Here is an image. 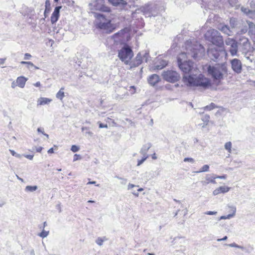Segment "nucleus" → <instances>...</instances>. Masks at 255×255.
<instances>
[{"label":"nucleus","mask_w":255,"mask_h":255,"mask_svg":"<svg viewBox=\"0 0 255 255\" xmlns=\"http://www.w3.org/2000/svg\"><path fill=\"white\" fill-rule=\"evenodd\" d=\"M182 81L188 87H200L203 89H208L212 85L210 79L206 78L202 74L196 75H184Z\"/></svg>","instance_id":"f257e3e1"},{"label":"nucleus","mask_w":255,"mask_h":255,"mask_svg":"<svg viewBox=\"0 0 255 255\" xmlns=\"http://www.w3.org/2000/svg\"><path fill=\"white\" fill-rule=\"evenodd\" d=\"M95 17L98 19L96 24V28L103 30L107 33H111L115 31L116 27L111 23V20L106 18L104 14L95 13Z\"/></svg>","instance_id":"f03ea898"},{"label":"nucleus","mask_w":255,"mask_h":255,"mask_svg":"<svg viewBox=\"0 0 255 255\" xmlns=\"http://www.w3.org/2000/svg\"><path fill=\"white\" fill-rule=\"evenodd\" d=\"M206 40L211 42L213 44L220 47L224 46V41L221 33L214 29H209L204 34Z\"/></svg>","instance_id":"7ed1b4c3"},{"label":"nucleus","mask_w":255,"mask_h":255,"mask_svg":"<svg viewBox=\"0 0 255 255\" xmlns=\"http://www.w3.org/2000/svg\"><path fill=\"white\" fill-rule=\"evenodd\" d=\"M122 45L123 46L118 51V57L126 65H128L133 56V52L131 47L127 43H125Z\"/></svg>","instance_id":"20e7f679"},{"label":"nucleus","mask_w":255,"mask_h":255,"mask_svg":"<svg viewBox=\"0 0 255 255\" xmlns=\"http://www.w3.org/2000/svg\"><path fill=\"white\" fill-rule=\"evenodd\" d=\"M205 48L200 44L191 45L187 47V53L195 60H198L203 56Z\"/></svg>","instance_id":"39448f33"},{"label":"nucleus","mask_w":255,"mask_h":255,"mask_svg":"<svg viewBox=\"0 0 255 255\" xmlns=\"http://www.w3.org/2000/svg\"><path fill=\"white\" fill-rule=\"evenodd\" d=\"M208 75L211 76L214 81H221L223 79L224 75L222 72H227L226 67L221 69L214 66L209 65L207 68Z\"/></svg>","instance_id":"423d86ee"},{"label":"nucleus","mask_w":255,"mask_h":255,"mask_svg":"<svg viewBox=\"0 0 255 255\" xmlns=\"http://www.w3.org/2000/svg\"><path fill=\"white\" fill-rule=\"evenodd\" d=\"M226 51L223 46H220L217 48H209L207 51V54L210 59L214 61H218L220 58L226 55Z\"/></svg>","instance_id":"0eeeda50"},{"label":"nucleus","mask_w":255,"mask_h":255,"mask_svg":"<svg viewBox=\"0 0 255 255\" xmlns=\"http://www.w3.org/2000/svg\"><path fill=\"white\" fill-rule=\"evenodd\" d=\"M89 5L91 10L103 12L111 11V8L105 5V0H92Z\"/></svg>","instance_id":"6e6552de"},{"label":"nucleus","mask_w":255,"mask_h":255,"mask_svg":"<svg viewBox=\"0 0 255 255\" xmlns=\"http://www.w3.org/2000/svg\"><path fill=\"white\" fill-rule=\"evenodd\" d=\"M239 48L243 53H252L254 50L253 47L251 46V44L248 38L243 36L239 39Z\"/></svg>","instance_id":"1a4fd4ad"},{"label":"nucleus","mask_w":255,"mask_h":255,"mask_svg":"<svg viewBox=\"0 0 255 255\" xmlns=\"http://www.w3.org/2000/svg\"><path fill=\"white\" fill-rule=\"evenodd\" d=\"M162 76L165 81L172 83L177 82L180 78V74L173 70L164 71Z\"/></svg>","instance_id":"9d476101"},{"label":"nucleus","mask_w":255,"mask_h":255,"mask_svg":"<svg viewBox=\"0 0 255 255\" xmlns=\"http://www.w3.org/2000/svg\"><path fill=\"white\" fill-rule=\"evenodd\" d=\"M128 32L127 28H124L112 36L114 40V44L115 45H122L125 43V35Z\"/></svg>","instance_id":"9b49d317"},{"label":"nucleus","mask_w":255,"mask_h":255,"mask_svg":"<svg viewBox=\"0 0 255 255\" xmlns=\"http://www.w3.org/2000/svg\"><path fill=\"white\" fill-rule=\"evenodd\" d=\"M177 63L179 69L185 74L190 72L193 68V62L191 60L182 61V59L177 57Z\"/></svg>","instance_id":"f8f14e48"},{"label":"nucleus","mask_w":255,"mask_h":255,"mask_svg":"<svg viewBox=\"0 0 255 255\" xmlns=\"http://www.w3.org/2000/svg\"><path fill=\"white\" fill-rule=\"evenodd\" d=\"M231 67L233 70L236 73H241L242 71V64L241 61L237 58L231 61Z\"/></svg>","instance_id":"ddd939ff"},{"label":"nucleus","mask_w":255,"mask_h":255,"mask_svg":"<svg viewBox=\"0 0 255 255\" xmlns=\"http://www.w3.org/2000/svg\"><path fill=\"white\" fill-rule=\"evenodd\" d=\"M142 53L139 52L137 53L133 60L131 61H130L129 62V64L128 65L130 66V68L131 69L132 68L138 67L142 63Z\"/></svg>","instance_id":"4468645a"},{"label":"nucleus","mask_w":255,"mask_h":255,"mask_svg":"<svg viewBox=\"0 0 255 255\" xmlns=\"http://www.w3.org/2000/svg\"><path fill=\"white\" fill-rule=\"evenodd\" d=\"M62 6H56L50 17L51 22L52 24H55L59 19L60 17V10Z\"/></svg>","instance_id":"2eb2a0df"},{"label":"nucleus","mask_w":255,"mask_h":255,"mask_svg":"<svg viewBox=\"0 0 255 255\" xmlns=\"http://www.w3.org/2000/svg\"><path fill=\"white\" fill-rule=\"evenodd\" d=\"M240 21L235 17H231L230 19V25L231 29H232L233 31H235V33H238V29L239 28L240 26Z\"/></svg>","instance_id":"dca6fc26"},{"label":"nucleus","mask_w":255,"mask_h":255,"mask_svg":"<svg viewBox=\"0 0 255 255\" xmlns=\"http://www.w3.org/2000/svg\"><path fill=\"white\" fill-rule=\"evenodd\" d=\"M109 2L113 6L119 7L120 8H125L128 3L125 0H108Z\"/></svg>","instance_id":"f3484780"},{"label":"nucleus","mask_w":255,"mask_h":255,"mask_svg":"<svg viewBox=\"0 0 255 255\" xmlns=\"http://www.w3.org/2000/svg\"><path fill=\"white\" fill-rule=\"evenodd\" d=\"M218 29L223 33L229 36L233 35L235 33V31L231 29L230 27L226 24H220L218 26Z\"/></svg>","instance_id":"a211bd4d"},{"label":"nucleus","mask_w":255,"mask_h":255,"mask_svg":"<svg viewBox=\"0 0 255 255\" xmlns=\"http://www.w3.org/2000/svg\"><path fill=\"white\" fill-rule=\"evenodd\" d=\"M147 81L150 85L154 86L160 81V79L157 74H153L149 76Z\"/></svg>","instance_id":"6ab92c4d"},{"label":"nucleus","mask_w":255,"mask_h":255,"mask_svg":"<svg viewBox=\"0 0 255 255\" xmlns=\"http://www.w3.org/2000/svg\"><path fill=\"white\" fill-rule=\"evenodd\" d=\"M228 208L230 209V211L232 212V214H228L227 216H222L218 219V221L223 219H230L235 216L236 212V207L235 206H228Z\"/></svg>","instance_id":"aec40b11"},{"label":"nucleus","mask_w":255,"mask_h":255,"mask_svg":"<svg viewBox=\"0 0 255 255\" xmlns=\"http://www.w3.org/2000/svg\"><path fill=\"white\" fill-rule=\"evenodd\" d=\"M216 175L214 174H208L206 176V181H202V183L203 185H206L209 184V183H212L213 184H216V182L215 181Z\"/></svg>","instance_id":"412c9836"},{"label":"nucleus","mask_w":255,"mask_h":255,"mask_svg":"<svg viewBox=\"0 0 255 255\" xmlns=\"http://www.w3.org/2000/svg\"><path fill=\"white\" fill-rule=\"evenodd\" d=\"M230 189V188L228 186H220L214 190L213 194L214 195H217L220 193H226L228 192Z\"/></svg>","instance_id":"4be33fe9"},{"label":"nucleus","mask_w":255,"mask_h":255,"mask_svg":"<svg viewBox=\"0 0 255 255\" xmlns=\"http://www.w3.org/2000/svg\"><path fill=\"white\" fill-rule=\"evenodd\" d=\"M45 10L44 11V18L41 19V20H44L45 18L48 16V14L51 10V3L49 0H46L45 3Z\"/></svg>","instance_id":"5701e85b"},{"label":"nucleus","mask_w":255,"mask_h":255,"mask_svg":"<svg viewBox=\"0 0 255 255\" xmlns=\"http://www.w3.org/2000/svg\"><path fill=\"white\" fill-rule=\"evenodd\" d=\"M167 65V63L165 60H160L158 62L154 64V68L155 70H161L164 68Z\"/></svg>","instance_id":"b1692460"},{"label":"nucleus","mask_w":255,"mask_h":255,"mask_svg":"<svg viewBox=\"0 0 255 255\" xmlns=\"http://www.w3.org/2000/svg\"><path fill=\"white\" fill-rule=\"evenodd\" d=\"M151 146H152V144L150 142H148V143L143 145V146H142V147L140 149V153L142 155H148L147 154V152L149 149V148L151 147Z\"/></svg>","instance_id":"393cba45"},{"label":"nucleus","mask_w":255,"mask_h":255,"mask_svg":"<svg viewBox=\"0 0 255 255\" xmlns=\"http://www.w3.org/2000/svg\"><path fill=\"white\" fill-rule=\"evenodd\" d=\"M27 80V78L24 76L18 77L16 79V83L17 85L20 88H24Z\"/></svg>","instance_id":"a878e982"},{"label":"nucleus","mask_w":255,"mask_h":255,"mask_svg":"<svg viewBox=\"0 0 255 255\" xmlns=\"http://www.w3.org/2000/svg\"><path fill=\"white\" fill-rule=\"evenodd\" d=\"M134 24L137 28H142L144 26V22L142 18H137L134 22Z\"/></svg>","instance_id":"bb28decb"},{"label":"nucleus","mask_w":255,"mask_h":255,"mask_svg":"<svg viewBox=\"0 0 255 255\" xmlns=\"http://www.w3.org/2000/svg\"><path fill=\"white\" fill-rule=\"evenodd\" d=\"M250 7L251 8V12L250 14V17L255 19V2H250Z\"/></svg>","instance_id":"cd10ccee"},{"label":"nucleus","mask_w":255,"mask_h":255,"mask_svg":"<svg viewBox=\"0 0 255 255\" xmlns=\"http://www.w3.org/2000/svg\"><path fill=\"white\" fill-rule=\"evenodd\" d=\"M64 87H62L60 88V90L57 93L56 95V97L62 101L63 99V98L65 96V93L64 92Z\"/></svg>","instance_id":"c85d7f7f"},{"label":"nucleus","mask_w":255,"mask_h":255,"mask_svg":"<svg viewBox=\"0 0 255 255\" xmlns=\"http://www.w3.org/2000/svg\"><path fill=\"white\" fill-rule=\"evenodd\" d=\"M51 101V99H50L47 98H40L38 100V102L39 103V105H44L49 104Z\"/></svg>","instance_id":"c756f323"},{"label":"nucleus","mask_w":255,"mask_h":255,"mask_svg":"<svg viewBox=\"0 0 255 255\" xmlns=\"http://www.w3.org/2000/svg\"><path fill=\"white\" fill-rule=\"evenodd\" d=\"M247 23L248 24V28L249 30V33H251L255 30V24L250 21H247Z\"/></svg>","instance_id":"7c9ffc66"},{"label":"nucleus","mask_w":255,"mask_h":255,"mask_svg":"<svg viewBox=\"0 0 255 255\" xmlns=\"http://www.w3.org/2000/svg\"><path fill=\"white\" fill-rule=\"evenodd\" d=\"M142 53V59H144L145 62H147L150 58L149 53L148 51H143Z\"/></svg>","instance_id":"2f4dec72"},{"label":"nucleus","mask_w":255,"mask_h":255,"mask_svg":"<svg viewBox=\"0 0 255 255\" xmlns=\"http://www.w3.org/2000/svg\"><path fill=\"white\" fill-rule=\"evenodd\" d=\"M82 131L86 134H88L90 136H92L93 135V133L90 131V128L88 127H82L81 128Z\"/></svg>","instance_id":"473e14b6"},{"label":"nucleus","mask_w":255,"mask_h":255,"mask_svg":"<svg viewBox=\"0 0 255 255\" xmlns=\"http://www.w3.org/2000/svg\"><path fill=\"white\" fill-rule=\"evenodd\" d=\"M239 45L235 46L233 47H230L229 51L232 56H235L237 54L238 50Z\"/></svg>","instance_id":"72a5a7b5"},{"label":"nucleus","mask_w":255,"mask_h":255,"mask_svg":"<svg viewBox=\"0 0 255 255\" xmlns=\"http://www.w3.org/2000/svg\"><path fill=\"white\" fill-rule=\"evenodd\" d=\"M228 2L232 7H237L240 5L239 0H228Z\"/></svg>","instance_id":"f704fd0d"},{"label":"nucleus","mask_w":255,"mask_h":255,"mask_svg":"<svg viewBox=\"0 0 255 255\" xmlns=\"http://www.w3.org/2000/svg\"><path fill=\"white\" fill-rule=\"evenodd\" d=\"M216 107H216V105L214 103H211L210 105H207V106L204 107L203 108V109H204V110L211 111V110L214 109V108H215Z\"/></svg>","instance_id":"c9c22d12"},{"label":"nucleus","mask_w":255,"mask_h":255,"mask_svg":"<svg viewBox=\"0 0 255 255\" xmlns=\"http://www.w3.org/2000/svg\"><path fill=\"white\" fill-rule=\"evenodd\" d=\"M37 186H27L25 187V191L29 192H33L37 189Z\"/></svg>","instance_id":"e433bc0d"},{"label":"nucleus","mask_w":255,"mask_h":255,"mask_svg":"<svg viewBox=\"0 0 255 255\" xmlns=\"http://www.w3.org/2000/svg\"><path fill=\"white\" fill-rule=\"evenodd\" d=\"M105 240H107V239L105 237H104L103 238L98 237L96 241V243L99 246H101L102 245H103V242Z\"/></svg>","instance_id":"4c0bfd02"},{"label":"nucleus","mask_w":255,"mask_h":255,"mask_svg":"<svg viewBox=\"0 0 255 255\" xmlns=\"http://www.w3.org/2000/svg\"><path fill=\"white\" fill-rule=\"evenodd\" d=\"M209 170V166L207 164H205V165H203L199 171H197L196 173L207 172V171H208Z\"/></svg>","instance_id":"58836bf2"},{"label":"nucleus","mask_w":255,"mask_h":255,"mask_svg":"<svg viewBox=\"0 0 255 255\" xmlns=\"http://www.w3.org/2000/svg\"><path fill=\"white\" fill-rule=\"evenodd\" d=\"M241 10L243 12L246 14L249 17L250 16V12H251V8L242 7Z\"/></svg>","instance_id":"ea45409f"},{"label":"nucleus","mask_w":255,"mask_h":255,"mask_svg":"<svg viewBox=\"0 0 255 255\" xmlns=\"http://www.w3.org/2000/svg\"><path fill=\"white\" fill-rule=\"evenodd\" d=\"M210 118V117L209 115L205 114L202 116V117L201 118V120L204 123H206L208 124Z\"/></svg>","instance_id":"a19ab883"},{"label":"nucleus","mask_w":255,"mask_h":255,"mask_svg":"<svg viewBox=\"0 0 255 255\" xmlns=\"http://www.w3.org/2000/svg\"><path fill=\"white\" fill-rule=\"evenodd\" d=\"M245 54V56L246 58L250 62H252L254 60V57L253 55L251 54V53H248L247 55L246 53Z\"/></svg>","instance_id":"79ce46f5"},{"label":"nucleus","mask_w":255,"mask_h":255,"mask_svg":"<svg viewBox=\"0 0 255 255\" xmlns=\"http://www.w3.org/2000/svg\"><path fill=\"white\" fill-rule=\"evenodd\" d=\"M49 234V231H46L44 229L42 230V232L38 234V236L42 238L46 237Z\"/></svg>","instance_id":"37998d69"},{"label":"nucleus","mask_w":255,"mask_h":255,"mask_svg":"<svg viewBox=\"0 0 255 255\" xmlns=\"http://www.w3.org/2000/svg\"><path fill=\"white\" fill-rule=\"evenodd\" d=\"M232 148V143L230 141L227 142L225 144V148L228 150L229 152H231Z\"/></svg>","instance_id":"c03bdc74"},{"label":"nucleus","mask_w":255,"mask_h":255,"mask_svg":"<svg viewBox=\"0 0 255 255\" xmlns=\"http://www.w3.org/2000/svg\"><path fill=\"white\" fill-rule=\"evenodd\" d=\"M148 157V155H143L142 158L138 160L137 166H139L143 163V162Z\"/></svg>","instance_id":"a18cd8bd"},{"label":"nucleus","mask_w":255,"mask_h":255,"mask_svg":"<svg viewBox=\"0 0 255 255\" xmlns=\"http://www.w3.org/2000/svg\"><path fill=\"white\" fill-rule=\"evenodd\" d=\"M79 149H80L79 146L76 145H72V146L71 147V150L73 152H76L78 151L79 150Z\"/></svg>","instance_id":"49530a36"},{"label":"nucleus","mask_w":255,"mask_h":255,"mask_svg":"<svg viewBox=\"0 0 255 255\" xmlns=\"http://www.w3.org/2000/svg\"><path fill=\"white\" fill-rule=\"evenodd\" d=\"M248 30V28L247 26H244L241 29L240 31H237L238 33L240 32L241 34L246 33Z\"/></svg>","instance_id":"de8ad7c7"},{"label":"nucleus","mask_w":255,"mask_h":255,"mask_svg":"<svg viewBox=\"0 0 255 255\" xmlns=\"http://www.w3.org/2000/svg\"><path fill=\"white\" fill-rule=\"evenodd\" d=\"M235 40L234 39L228 38L226 40L225 42L226 45L230 46L231 44H233V43H234V41Z\"/></svg>","instance_id":"09e8293b"},{"label":"nucleus","mask_w":255,"mask_h":255,"mask_svg":"<svg viewBox=\"0 0 255 255\" xmlns=\"http://www.w3.org/2000/svg\"><path fill=\"white\" fill-rule=\"evenodd\" d=\"M9 151L12 156H14L16 157L19 158H21V155L20 154L16 153L13 150H10Z\"/></svg>","instance_id":"8fccbe9b"},{"label":"nucleus","mask_w":255,"mask_h":255,"mask_svg":"<svg viewBox=\"0 0 255 255\" xmlns=\"http://www.w3.org/2000/svg\"><path fill=\"white\" fill-rule=\"evenodd\" d=\"M254 250V247L251 246H249L247 248H246V250L244 251L245 252L247 253H250Z\"/></svg>","instance_id":"3c124183"},{"label":"nucleus","mask_w":255,"mask_h":255,"mask_svg":"<svg viewBox=\"0 0 255 255\" xmlns=\"http://www.w3.org/2000/svg\"><path fill=\"white\" fill-rule=\"evenodd\" d=\"M204 214L205 215H216L217 214V212L209 211H207V212H205Z\"/></svg>","instance_id":"603ef678"},{"label":"nucleus","mask_w":255,"mask_h":255,"mask_svg":"<svg viewBox=\"0 0 255 255\" xmlns=\"http://www.w3.org/2000/svg\"><path fill=\"white\" fill-rule=\"evenodd\" d=\"M81 159V156L79 154H75L74 155L73 161H75Z\"/></svg>","instance_id":"864d4df0"},{"label":"nucleus","mask_w":255,"mask_h":255,"mask_svg":"<svg viewBox=\"0 0 255 255\" xmlns=\"http://www.w3.org/2000/svg\"><path fill=\"white\" fill-rule=\"evenodd\" d=\"M184 161L193 163L194 162V159L191 157H186L184 159Z\"/></svg>","instance_id":"5fc2aeb1"},{"label":"nucleus","mask_w":255,"mask_h":255,"mask_svg":"<svg viewBox=\"0 0 255 255\" xmlns=\"http://www.w3.org/2000/svg\"><path fill=\"white\" fill-rule=\"evenodd\" d=\"M98 123L99 124V128H108V127L107 124H104L100 122H99Z\"/></svg>","instance_id":"6e6d98bb"},{"label":"nucleus","mask_w":255,"mask_h":255,"mask_svg":"<svg viewBox=\"0 0 255 255\" xmlns=\"http://www.w3.org/2000/svg\"><path fill=\"white\" fill-rule=\"evenodd\" d=\"M227 176L226 174H224L223 175H216L215 178H219V179H226Z\"/></svg>","instance_id":"4d7b16f0"},{"label":"nucleus","mask_w":255,"mask_h":255,"mask_svg":"<svg viewBox=\"0 0 255 255\" xmlns=\"http://www.w3.org/2000/svg\"><path fill=\"white\" fill-rule=\"evenodd\" d=\"M31 57V55L29 53H26L24 54V59L25 60H29Z\"/></svg>","instance_id":"13d9d810"},{"label":"nucleus","mask_w":255,"mask_h":255,"mask_svg":"<svg viewBox=\"0 0 255 255\" xmlns=\"http://www.w3.org/2000/svg\"><path fill=\"white\" fill-rule=\"evenodd\" d=\"M23 156L29 160H32L33 158V155L24 154V155H23Z\"/></svg>","instance_id":"bf43d9fd"},{"label":"nucleus","mask_w":255,"mask_h":255,"mask_svg":"<svg viewBox=\"0 0 255 255\" xmlns=\"http://www.w3.org/2000/svg\"><path fill=\"white\" fill-rule=\"evenodd\" d=\"M20 63L21 64L33 65V63L31 62L21 61Z\"/></svg>","instance_id":"052dcab7"},{"label":"nucleus","mask_w":255,"mask_h":255,"mask_svg":"<svg viewBox=\"0 0 255 255\" xmlns=\"http://www.w3.org/2000/svg\"><path fill=\"white\" fill-rule=\"evenodd\" d=\"M238 43H239V41H237V40H235L234 41V43H233V44H231V45H230V47H234V46H235L239 45H238Z\"/></svg>","instance_id":"680f3d73"},{"label":"nucleus","mask_w":255,"mask_h":255,"mask_svg":"<svg viewBox=\"0 0 255 255\" xmlns=\"http://www.w3.org/2000/svg\"><path fill=\"white\" fill-rule=\"evenodd\" d=\"M37 131L38 132L41 133L43 134V133H44V129L43 128H38L37 129Z\"/></svg>","instance_id":"e2e57ef3"},{"label":"nucleus","mask_w":255,"mask_h":255,"mask_svg":"<svg viewBox=\"0 0 255 255\" xmlns=\"http://www.w3.org/2000/svg\"><path fill=\"white\" fill-rule=\"evenodd\" d=\"M238 245H237L235 243H232V244H230L228 245V246L231 247H235V248H237Z\"/></svg>","instance_id":"0e129e2a"},{"label":"nucleus","mask_w":255,"mask_h":255,"mask_svg":"<svg viewBox=\"0 0 255 255\" xmlns=\"http://www.w3.org/2000/svg\"><path fill=\"white\" fill-rule=\"evenodd\" d=\"M228 239L227 236H225L222 239H217V241L221 242L222 241H226Z\"/></svg>","instance_id":"69168bd1"},{"label":"nucleus","mask_w":255,"mask_h":255,"mask_svg":"<svg viewBox=\"0 0 255 255\" xmlns=\"http://www.w3.org/2000/svg\"><path fill=\"white\" fill-rule=\"evenodd\" d=\"M6 58H0V65H2L4 64Z\"/></svg>","instance_id":"338daca9"},{"label":"nucleus","mask_w":255,"mask_h":255,"mask_svg":"<svg viewBox=\"0 0 255 255\" xmlns=\"http://www.w3.org/2000/svg\"><path fill=\"white\" fill-rule=\"evenodd\" d=\"M48 153L51 154L54 152V149L53 147L50 148L47 151Z\"/></svg>","instance_id":"774afa93"}]
</instances>
